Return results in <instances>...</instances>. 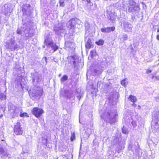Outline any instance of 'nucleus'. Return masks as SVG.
<instances>
[{
	"instance_id": "9d476101",
	"label": "nucleus",
	"mask_w": 159,
	"mask_h": 159,
	"mask_svg": "<svg viewBox=\"0 0 159 159\" xmlns=\"http://www.w3.org/2000/svg\"><path fill=\"white\" fill-rule=\"evenodd\" d=\"M0 144V155L2 159H10L11 158V155L8 151L2 147H1Z\"/></svg>"
},
{
	"instance_id": "ea45409f",
	"label": "nucleus",
	"mask_w": 159,
	"mask_h": 159,
	"mask_svg": "<svg viewBox=\"0 0 159 159\" xmlns=\"http://www.w3.org/2000/svg\"><path fill=\"white\" fill-rule=\"evenodd\" d=\"M3 116V114L1 113V112L0 111V118H1Z\"/></svg>"
},
{
	"instance_id": "412c9836",
	"label": "nucleus",
	"mask_w": 159,
	"mask_h": 159,
	"mask_svg": "<svg viewBox=\"0 0 159 159\" xmlns=\"http://www.w3.org/2000/svg\"><path fill=\"white\" fill-rule=\"evenodd\" d=\"M115 7L118 9H120L123 7V3L120 1L118 2L115 5Z\"/></svg>"
},
{
	"instance_id": "b1692460",
	"label": "nucleus",
	"mask_w": 159,
	"mask_h": 159,
	"mask_svg": "<svg viewBox=\"0 0 159 159\" xmlns=\"http://www.w3.org/2000/svg\"><path fill=\"white\" fill-rule=\"evenodd\" d=\"M70 64L72 65V66H74L75 67L77 66L75 57H71Z\"/></svg>"
},
{
	"instance_id": "2f4dec72",
	"label": "nucleus",
	"mask_w": 159,
	"mask_h": 159,
	"mask_svg": "<svg viewBox=\"0 0 159 159\" xmlns=\"http://www.w3.org/2000/svg\"><path fill=\"white\" fill-rule=\"evenodd\" d=\"M76 96L78 98L79 100H80L82 96V94L81 93V91L79 92L78 91H77L75 93Z\"/></svg>"
},
{
	"instance_id": "9b49d317",
	"label": "nucleus",
	"mask_w": 159,
	"mask_h": 159,
	"mask_svg": "<svg viewBox=\"0 0 159 159\" xmlns=\"http://www.w3.org/2000/svg\"><path fill=\"white\" fill-rule=\"evenodd\" d=\"M14 132L15 134L17 135H21L23 133V130L21 126L20 123L17 122L15 125Z\"/></svg>"
},
{
	"instance_id": "f257e3e1",
	"label": "nucleus",
	"mask_w": 159,
	"mask_h": 159,
	"mask_svg": "<svg viewBox=\"0 0 159 159\" xmlns=\"http://www.w3.org/2000/svg\"><path fill=\"white\" fill-rule=\"evenodd\" d=\"M101 117L107 122L111 124L117 121L118 115L116 111L113 110L108 111H107L101 115Z\"/></svg>"
},
{
	"instance_id": "6e6d98bb",
	"label": "nucleus",
	"mask_w": 159,
	"mask_h": 159,
	"mask_svg": "<svg viewBox=\"0 0 159 159\" xmlns=\"http://www.w3.org/2000/svg\"><path fill=\"white\" fill-rule=\"evenodd\" d=\"M130 146V145H129V148Z\"/></svg>"
},
{
	"instance_id": "4d7b16f0",
	"label": "nucleus",
	"mask_w": 159,
	"mask_h": 159,
	"mask_svg": "<svg viewBox=\"0 0 159 159\" xmlns=\"http://www.w3.org/2000/svg\"><path fill=\"white\" fill-rule=\"evenodd\" d=\"M45 59H46V57H45Z\"/></svg>"
},
{
	"instance_id": "4be33fe9",
	"label": "nucleus",
	"mask_w": 159,
	"mask_h": 159,
	"mask_svg": "<svg viewBox=\"0 0 159 159\" xmlns=\"http://www.w3.org/2000/svg\"><path fill=\"white\" fill-rule=\"evenodd\" d=\"M103 70L99 68L95 69L94 70V75L96 76H98L99 75L101 74Z\"/></svg>"
},
{
	"instance_id": "4468645a",
	"label": "nucleus",
	"mask_w": 159,
	"mask_h": 159,
	"mask_svg": "<svg viewBox=\"0 0 159 159\" xmlns=\"http://www.w3.org/2000/svg\"><path fill=\"white\" fill-rule=\"evenodd\" d=\"M44 112L43 110L38 107H34L32 111L33 114L37 118L40 117Z\"/></svg>"
},
{
	"instance_id": "20e7f679",
	"label": "nucleus",
	"mask_w": 159,
	"mask_h": 159,
	"mask_svg": "<svg viewBox=\"0 0 159 159\" xmlns=\"http://www.w3.org/2000/svg\"><path fill=\"white\" fill-rule=\"evenodd\" d=\"M2 12L0 13V24L2 23H6L8 20L10 14L12 12V10L10 8L7 7H5Z\"/></svg>"
},
{
	"instance_id": "49530a36",
	"label": "nucleus",
	"mask_w": 159,
	"mask_h": 159,
	"mask_svg": "<svg viewBox=\"0 0 159 159\" xmlns=\"http://www.w3.org/2000/svg\"><path fill=\"white\" fill-rule=\"evenodd\" d=\"M158 142H155L154 143V144H155V145H157V144Z\"/></svg>"
},
{
	"instance_id": "72a5a7b5",
	"label": "nucleus",
	"mask_w": 159,
	"mask_h": 159,
	"mask_svg": "<svg viewBox=\"0 0 159 159\" xmlns=\"http://www.w3.org/2000/svg\"><path fill=\"white\" fill-rule=\"evenodd\" d=\"M104 42L103 40L100 39L98 41L96 42V43L98 45H102L103 44Z\"/></svg>"
},
{
	"instance_id": "8fccbe9b",
	"label": "nucleus",
	"mask_w": 159,
	"mask_h": 159,
	"mask_svg": "<svg viewBox=\"0 0 159 159\" xmlns=\"http://www.w3.org/2000/svg\"><path fill=\"white\" fill-rule=\"evenodd\" d=\"M131 49H132V50H133V47H131Z\"/></svg>"
},
{
	"instance_id": "cd10ccee",
	"label": "nucleus",
	"mask_w": 159,
	"mask_h": 159,
	"mask_svg": "<svg viewBox=\"0 0 159 159\" xmlns=\"http://www.w3.org/2000/svg\"><path fill=\"white\" fill-rule=\"evenodd\" d=\"M128 99L133 103H134L137 100L136 97L135 96L132 95H130L129 96L128 98Z\"/></svg>"
},
{
	"instance_id": "37998d69",
	"label": "nucleus",
	"mask_w": 159,
	"mask_h": 159,
	"mask_svg": "<svg viewBox=\"0 0 159 159\" xmlns=\"http://www.w3.org/2000/svg\"><path fill=\"white\" fill-rule=\"evenodd\" d=\"M140 108H141V107L139 105L137 107V109H140Z\"/></svg>"
},
{
	"instance_id": "f03ea898",
	"label": "nucleus",
	"mask_w": 159,
	"mask_h": 159,
	"mask_svg": "<svg viewBox=\"0 0 159 159\" xmlns=\"http://www.w3.org/2000/svg\"><path fill=\"white\" fill-rule=\"evenodd\" d=\"M32 23L28 21L27 23H24L23 26L21 29H18L17 33L21 34L25 37V39H28L32 35L33 33L31 31Z\"/></svg>"
},
{
	"instance_id": "79ce46f5",
	"label": "nucleus",
	"mask_w": 159,
	"mask_h": 159,
	"mask_svg": "<svg viewBox=\"0 0 159 159\" xmlns=\"http://www.w3.org/2000/svg\"><path fill=\"white\" fill-rule=\"evenodd\" d=\"M132 106L133 107H135L136 106V104H134V103H133L132 104Z\"/></svg>"
},
{
	"instance_id": "39448f33",
	"label": "nucleus",
	"mask_w": 159,
	"mask_h": 159,
	"mask_svg": "<svg viewBox=\"0 0 159 159\" xmlns=\"http://www.w3.org/2000/svg\"><path fill=\"white\" fill-rule=\"evenodd\" d=\"M128 11L135 15L139 11V6L133 0L130 1L129 3Z\"/></svg>"
},
{
	"instance_id": "473e14b6",
	"label": "nucleus",
	"mask_w": 159,
	"mask_h": 159,
	"mask_svg": "<svg viewBox=\"0 0 159 159\" xmlns=\"http://www.w3.org/2000/svg\"><path fill=\"white\" fill-rule=\"evenodd\" d=\"M122 132L124 134H127L128 133V130L127 128L124 126L122 128Z\"/></svg>"
},
{
	"instance_id": "a18cd8bd",
	"label": "nucleus",
	"mask_w": 159,
	"mask_h": 159,
	"mask_svg": "<svg viewBox=\"0 0 159 159\" xmlns=\"http://www.w3.org/2000/svg\"><path fill=\"white\" fill-rule=\"evenodd\" d=\"M85 0L88 3H89V2H90V0Z\"/></svg>"
},
{
	"instance_id": "a878e982",
	"label": "nucleus",
	"mask_w": 159,
	"mask_h": 159,
	"mask_svg": "<svg viewBox=\"0 0 159 159\" xmlns=\"http://www.w3.org/2000/svg\"><path fill=\"white\" fill-rule=\"evenodd\" d=\"M91 40L90 39H89L85 44V47L86 48L89 49L91 48Z\"/></svg>"
},
{
	"instance_id": "a19ab883",
	"label": "nucleus",
	"mask_w": 159,
	"mask_h": 159,
	"mask_svg": "<svg viewBox=\"0 0 159 159\" xmlns=\"http://www.w3.org/2000/svg\"><path fill=\"white\" fill-rule=\"evenodd\" d=\"M101 82H100V81H98V82L97 83V86H98V87L99 84L100 85L101 84Z\"/></svg>"
},
{
	"instance_id": "e433bc0d",
	"label": "nucleus",
	"mask_w": 159,
	"mask_h": 159,
	"mask_svg": "<svg viewBox=\"0 0 159 159\" xmlns=\"http://www.w3.org/2000/svg\"><path fill=\"white\" fill-rule=\"evenodd\" d=\"M75 139V135L74 133L71 134V136L70 137V140L71 141H73Z\"/></svg>"
},
{
	"instance_id": "c756f323",
	"label": "nucleus",
	"mask_w": 159,
	"mask_h": 159,
	"mask_svg": "<svg viewBox=\"0 0 159 159\" xmlns=\"http://www.w3.org/2000/svg\"><path fill=\"white\" fill-rule=\"evenodd\" d=\"M68 0H59L60 5L61 7H63L65 6V3Z\"/></svg>"
},
{
	"instance_id": "3c124183",
	"label": "nucleus",
	"mask_w": 159,
	"mask_h": 159,
	"mask_svg": "<svg viewBox=\"0 0 159 159\" xmlns=\"http://www.w3.org/2000/svg\"><path fill=\"white\" fill-rule=\"evenodd\" d=\"M154 77V76H153L152 77V79H153V78Z\"/></svg>"
},
{
	"instance_id": "f8f14e48",
	"label": "nucleus",
	"mask_w": 159,
	"mask_h": 159,
	"mask_svg": "<svg viewBox=\"0 0 159 159\" xmlns=\"http://www.w3.org/2000/svg\"><path fill=\"white\" fill-rule=\"evenodd\" d=\"M65 30L64 26L62 23H59L54 28V31L55 33L58 35H59L61 33H63Z\"/></svg>"
},
{
	"instance_id": "c85d7f7f",
	"label": "nucleus",
	"mask_w": 159,
	"mask_h": 159,
	"mask_svg": "<svg viewBox=\"0 0 159 159\" xmlns=\"http://www.w3.org/2000/svg\"><path fill=\"white\" fill-rule=\"evenodd\" d=\"M128 82L127 79H125L121 81V84L122 86L126 87L127 86Z\"/></svg>"
},
{
	"instance_id": "5fc2aeb1",
	"label": "nucleus",
	"mask_w": 159,
	"mask_h": 159,
	"mask_svg": "<svg viewBox=\"0 0 159 159\" xmlns=\"http://www.w3.org/2000/svg\"><path fill=\"white\" fill-rule=\"evenodd\" d=\"M43 48H44V47H45V46H43Z\"/></svg>"
},
{
	"instance_id": "393cba45",
	"label": "nucleus",
	"mask_w": 159,
	"mask_h": 159,
	"mask_svg": "<svg viewBox=\"0 0 159 159\" xmlns=\"http://www.w3.org/2000/svg\"><path fill=\"white\" fill-rule=\"evenodd\" d=\"M61 95L66 97L69 98L68 92L66 90H62L61 93Z\"/></svg>"
},
{
	"instance_id": "864d4df0",
	"label": "nucleus",
	"mask_w": 159,
	"mask_h": 159,
	"mask_svg": "<svg viewBox=\"0 0 159 159\" xmlns=\"http://www.w3.org/2000/svg\"><path fill=\"white\" fill-rule=\"evenodd\" d=\"M61 74H60V75H59V76H61Z\"/></svg>"
},
{
	"instance_id": "4c0bfd02",
	"label": "nucleus",
	"mask_w": 159,
	"mask_h": 159,
	"mask_svg": "<svg viewBox=\"0 0 159 159\" xmlns=\"http://www.w3.org/2000/svg\"><path fill=\"white\" fill-rule=\"evenodd\" d=\"M128 39V37L127 34H125L123 35L122 37V39L124 41L127 40Z\"/></svg>"
},
{
	"instance_id": "603ef678",
	"label": "nucleus",
	"mask_w": 159,
	"mask_h": 159,
	"mask_svg": "<svg viewBox=\"0 0 159 159\" xmlns=\"http://www.w3.org/2000/svg\"><path fill=\"white\" fill-rule=\"evenodd\" d=\"M157 122H156V123H155V124H157Z\"/></svg>"
},
{
	"instance_id": "a211bd4d",
	"label": "nucleus",
	"mask_w": 159,
	"mask_h": 159,
	"mask_svg": "<svg viewBox=\"0 0 159 159\" xmlns=\"http://www.w3.org/2000/svg\"><path fill=\"white\" fill-rule=\"evenodd\" d=\"M12 108L13 110V114L15 116H17L22 111V110L20 108L16 107L15 106H12Z\"/></svg>"
},
{
	"instance_id": "2eb2a0df",
	"label": "nucleus",
	"mask_w": 159,
	"mask_h": 159,
	"mask_svg": "<svg viewBox=\"0 0 159 159\" xmlns=\"http://www.w3.org/2000/svg\"><path fill=\"white\" fill-rule=\"evenodd\" d=\"M124 30L125 32H132L133 26L131 24L127 22H125L123 24Z\"/></svg>"
},
{
	"instance_id": "f704fd0d",
	"label": "nucleus",
	"mask_w": 159,
	"mask_h": 159,
	"mask_svg": "<svg viewBox=\"0 0 159 159\" xmlns=\"http://www.w3.org/2000/svg\"><path fill=\"white\" fill-rule=\"evenodd\" d=\"M6 96L3 93L0 94V99L1 100H5Z\"/></svg>"
},
{
	"instance_id": "6e6552de",
	"label": "nucleus",
	"mask_w": 159,
	"mask_h": 159,
	"mask_svg": "<svg viewBox=\"0 0 159 159\" xmlns=\"http://www.w3.org/2000/svg\"><path fill=\"white\" fill-rule=\"evenodd\" d=\"M42 89L37 88V89L33 90L32 92H30L29 93L30 96L33 100H36L39 99L42 95Z\"/></svg>"
},
{
	"instance_id": "1a4fd4ad",
	"label": "nucleus",
	"mask_w": 159,
	"mask_h": 159,
	"mask_svg": "<svg viewBox=\"0 0 159 159\" xmlns=\"http://www.w3.org/2000/svg\"><path fill=\"white\" fill-rule=\"evenodd\" d=\"M6 46L7 48L10 49L12 51L19 48V46L12 39H10V40L7 43Z\"/></svg>"
},
{
	"instance_id": "6ab92c4d",
	"label": "nucleus",
	"mask_w": 159,
	"mask_h": 159,
	"mask_svg": "<svg viewBox=\"0 0 159 159\" xmlns=\"http://www.w3.org/2000/svg\"><path fill=\"white\" fill-rule=\"evenodd\" d=\"M138 120V122H135L134 121H133L132 122V125L134 128H135L136 126L137 123L139 124V125H138L139 126H141V125L143 124V120H142L141 118H139Z\"/></svg>"
},
{
	"instance_id": "c03bdc74",
	"label": "nucleus",
	"mask_w": 159,
	"mask_h": 159,
	"mask_svg": "<svg viewBox=\"0 0 159 159\" xmlns=\"http://www.w3.org/2000/svg\"><path fill=\"white\" fill-rule=\"evenodd\" d=\"M157 39L159 40V34L157 35Z\"/></svg>"
},
{
	"instance_id": "5701e85b",
	"label": "nucleus",
	"mask_w": 159,
	"mask_h": 159,
	"mask_svg": "<svg viewBox=\"0 0 159 159\" xmlns=\"http://www.w3.org/2000/svg\"><path fill=\"white\" fill-rule=\"evenodd\" d=\"M74 45V43L72 42L66 41L65 42V46L66 48H71Z\"/></svg>"
},
{
	"instance_id": "aec40b11",
	"label": "nucleus",
	"mask_w": 159,
	"mask_h": 159,
	"mask_svg": "<svg viewBox=\"0 0 159 159\" xmlns=\"http://www.w3.org/2000/svg\"><path fill=\"white\" fill-rule=\"evenodd\" d=\"M109 16L108 17L109 20H111L112 23H114L115 20L117 18L116 14L110 13L109 14Z\"/></svg>"
},
{
	"instance_id": "7ed1b4c3",
	"label": "nucleus",
	"mask_w": 159,
	"mask_h": 159,
	"mask_svg": "<svg viewBox=\"0 0 159 159\" xmlns=\"http://www.w3.org/2000/svg\"><path fill=\"white\" fill-rule=\"evenodd\" d=\"M112 140L113 144L116 145L119 150H122L124 148L125 142L124 140H121L119 134H117L115 136H113Z\"/></svg>"
},
{
	"instance_id": "dca6fc26",
	"label": "nucleus",
	"mask_w": 159,
	"mask_h": 159,
	"mask_svg": "<svg viewBox=\"0 0 159 159\" xmlns=\"http://www.w3.org/2000/svg\"><path fill=\"white\" fill-rule=\"evenodd\" d=\"M115 29V28L114 26H112L102 28L101 29V30L103 33H108L114 31Z\"/></svg>"
},
{
	"instance_id": "09e8293b",
	"label": "nucleus",
	"mask_w": 159,
	"mask_h": 159,
	"mask_svg": "<svg viewBox=\"0 0 159 159\" xmlns=\"http://www.w3.org/2000/svg\"><path fill=\"white\" fill-rule=\"evenodd\" d=\"M93 53V51H91V52H90V53H91V55H92V54Z\"/></svg>"
},
{
	"instance_id": "de8ad7c7",
	"label": "nucleus",
	"mask_w": 159,
	"mask_h": 159,
	"mask_svg": "<svg viewBox=\"0 0 159 159\" xmlns=\"http://www.w3.org/2000/svg\"><path fill=\"white\" fill-rule=\"evenodd\" d=\"M157 32H159V28H158V29L157 30Z\"/></svg>"
},
{
	"instance_id": "423d86ee",
	"label": "nucleus",
	"mask_w": 159,
	"mask_h": 159,
	"mask_svg": "<svg viewBox=\"0 0 159 159\" xmlns=\"http://www.w3.org/2000/svg\"><path fill=\"white\" fill-rule=\"evenodd\" d=\"M30 77L32 80V83L34 85L41 82L43 79L41 74L37 72L31 73Z\"/></svg>"
},
{
	"instance_id": "c9c22d12",
	"label": "nucleus",
	"mask_w": 159,
	"mask_h": 159,
	"mask_svg": "<svg viewBox=\"0 0 159 159\" xmlns=\"http://www.w3.org/2000/svg\"><path fill=\"white\" fill-rule=\"evenodd\" d=\"M20 116L21 117H28L29 116L28 115V114L26 112H24L23 113H21V112L20 114Z\"/></svg>"
},
{
	"instance_id": "0eeeda50",
	"label": "nucleus",
	"mask_w": 159,
	"mask_h": 159,
	"mask_svg": "<svg viewBox=\"0 0 159 159\" xmlns=\"http://www.w3.org/2000/svg\"><path fill=\"white\" fill-rule=\"evenodd\" d=\"M44 44L48 48H51L53 50V52L55 51L58 48V47L53 42L52 40L50 37H46L44 41Z\"/></svg>"
},
{
	"instance_id": "bb28decb",
	"label": "nucleus",
	"mask_w": 159,
	"mask_h": 159,
	"mask_svg": "<svg viewBox=\"0 0 159 159\" xmlns=\"http://www.w3.org/2000/svg\"><path fill=\"white\" fill-rule=\"evenodd\" d=\"M84 26L85 27V30L86 32L87 31L89 32V30L90 28V26L89 23L87 21L85 22Z\"/></svg>"
},
{
	"instance_id": "ddd939ff",
	"label": "nucleus",
	"mask_w": 159,
	"mask_h": 159,
	"mask_svg": "<svg viewBox=\"0 0 159 159\" xmlns=\"http://www.w3.org/2000/svg\"><path fill=\"white\" fill-rule=\"evenodd\" d=\"M30 5L27 4L23 5L22 7V11L23 14L28 16L30 15L31 13V11L30 10Z\"/></svg>"
},
{
	"instance_id": "7c9ffc66",
	"label": "nucleus",
	"mask_w": 159,
	"mask_h": 159,
	"mask_svg": "<svg viewBox=\"0 0 159 159\" xmlns=\"http://www.w3.org/2000/svg\"><path fill=\"white\" fill-rule=\"evenodd\" d=\"M68 76L66 75H64L61 79V83H62L64 81L67 80L68 79Z\"/></svg>"
},
{
	"instance_id": "f3484780",
	"label": "nucleus",
	"mask_w": 159,
	"mask_h": 159,
	"mask_svg": "<svg viewBox=\"0 0 159 159\" xmlns=\"http://www.w3.org/2000/svg\"><path fill=\"white\" fill-rule=\"evenodd\" d=\"M75 21V19H72L69 20L66 24V26L69 29H72L74 27V24Z\"/></svg>"
},
{
	"instance_id": "58836bf2",
	"label": "nucleus",
	"mask_w": 159,
	"mask_h": 159,
	"mask_svg": "<svg viewBox=\"0 0 159 159\" xmlns=\"http://www.w3.org/2000/svg\"><path fill=\"white\" fill-rule=\"evenodd\" d=\"M152 72V70L150 69H148L146 71V73L147 74L150 73Z\"/></svg>"
}]
</instances>
